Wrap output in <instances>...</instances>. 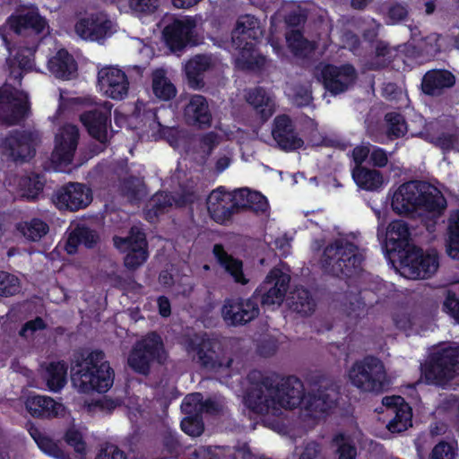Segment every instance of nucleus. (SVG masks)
Segmentation results:
<instances>
[{
    "mask_svg": "<svg viewBox=\"0 0 459 459\" xmlns=\"http://www.w3.org/2000/svg\"><path fill=\"white\" fill-rule=\"evenodd\" d=\"M247 379L250 386L244 402L255 414L264 415L279 408L300 407L307 395L303 382L295 376L281 377L275 372L251 370Z\"/></svg>",
    "mask_w": 459,
    "mask_h": 459,
    "instance_id": "obj_1",
    "label": "nucleus"
},
{
    "mask_svg": "<svg viewBox=\"0 0 459 459\" xmlns=\"http://www.w3.org/2000/svg\"><path fill=\"white\" fill-rule=\"evenodd\" d=\"M391 207L398 215H409L419 210L427 212L424 220L426 229L432 232L444 214L447 202L443 194L429 183L412 180L402 184L394 191Z\"/></svg>",
    "mask_w": 459,
    "mask_h": 459,
    "instance_id": "obj_2",
    "label": "nucleus"
},
{
    "mask_svg": "<svg viewBox=\"0 0 459 459\" xmlns=\"http://www.w3.org/2000/svg\"><path fill=\"white\" fill-rule=\"evenodd\" d=\"M71 380L82 394H104L113 385L114 370L105 360L104 351L94 350L86 356L79 352L72 361Z\"/></svg>",
    "mask_w": 459,
    "mask_h": 459,
    "instance_id": "obj_3",
    "label": "nucleus"
},
{
    "mask_svg": "<svg viewBox=\"0 0 459 459\" xmlns=\"http://www.w3.org/2000/svg\"><path fill=\"white\" fill-rule=\"evenodd\" d=\"M262 35L259 20L254 15L240 16L232 31V47L239 52L238 65L246 71L262 72L266 57L255 53V44Z\"/></svg>",
    "mask_w": 459,
    "mask_h": 459,
    "instance_id": "obj_4",
    "label": "nucleus"
},
{
    "mask_svg": "<svg viewBox=\"0 0 459 459\" xmlns=\"http://www.w3.org/2000/svg\"><path fill=\"white\" fill-rule=\"evenodd\" d=\"M363 259L357 245L337 238L325 247L320 258L321 269L325 274L350 279L360 273Z\"/></svg>",
    "mask_w": 459,
    "mask_h": 459,
    "instance_id": "obj_5",
    "label": "nucleus"
},
{
    "mask_svg": "<svg viewBox=\"0 0 459 459\" xmlns=\"http://www.w3.org/2000/svg\"><path fill=\"white\" fill-rule=\"evenodd\" d=\"M348 378L361 393L379 394L389 386L383 361L373 355L356 360L348 371Z\"/></svg>",
    "mask_w": 459,
    "mask_h": 459,
    "instance_id": "obj_6",
    "label": "nucleus"
},
{
    "mask_svg": "<svg viewBox=\"0 0 459 459\" xmlns=\"http://www.w3.org/2000/svg\"><path fill=\"white\" fill-rule=\"evenodd\" d=\"M166 359L167 352L161 336L152 331L134 344L127 364L134 372L148 376L153 363L162 365Z\"/></svg>",
    "mask_w": 459,
    "mask_h": 459,
    "instance_id": "obj_7",
    "label": "nucleus"
},
{
    "mask_svg": "<svg viewBox=\"0 0 459 459\" xmlns=\"http://www.w3.org/2000/svg\"><path fill=\"white\" fill-rule=\"evenodd\" d=\"M422 373L428 383L444 385L459 376V344L443 347L429 357L422 366Z\"/></svg>",
    "mask_w": 459,
    "mask_h": 459,
    "instance_id": "obj_8",
    "label": "nucleus"
},
{
    "mask_svg": "<svg viewBox=\"0 0 459 459\" xmlns=\"http://www.w3.org/2000/svg\"><path fill=\"white\" fill-rule=\"evenodd\" d=\"M40 143L38 131L19 130L10 131L1 143L3 153L14 162H27L36 155V148Z\"/></svg>",
    "mask_w": 459,
    "mask_h": 459,
    "instance_id": "obj_9",
    "label": "nucleus"
},
{
    "mask_svg": "<svg viewBox=\"0 0 459 459\" xmlns=\"http://www.w3.org/2000/svg\"><path fill=\"white\" fill-rule=\"evenodd\" d=\"M400 265L407 270L411 278L428 279L433 275L438 266L439 259L436 251L424 253L422 248L412 246L395 257Z\"/></svg>",
    "mask_w": 459,
    "mask_h": 459,
    "instance_id": "obj_10",
    "label": "nucleus"
},
{
    "mask_svg": "<svg viewBox=\"0 0 459 459\" xmlns=\"http://www.w3.org/2000/svg\"><path fill=\"white\" fill-rule=\"evenodd\" d=\"M316 77L322 82L325 89L336 96L345 92L357 80V72L351 64L335 65L332 64L316 67Z\"/></svg>",
    "mask_w": 459,
    "mask_h": 459,
    "instance_id": "obj_11",
    "label": "nucleus"
},
{
    "mask_svg": "<svg viewBox=\"0 0 459 459\" xmlns=\"http://www.w3.org/2000/svg\"><path fill=\"white\" fill-rule=\"evenodd\" d=\"M189 348L196 353L200 366L207 370L219 372L230 368L233 359L228 356L221 344L212 339L202 338L198 342L191 341Z\"/></svg>",
    "mask_w": 459,
    "mask_h": 459,
    "instance_id": "obj_12",
    "label": "nucleus"
},
{
    "mask_svg": "<svg viewBox=\"0 0 459 459\" xmlns=\"http://www.w3.org/2000/svg\"><path fill=\"white\" fill-rule=\"evenodd\" d=\"M290 276L278 268L272 269L256 288L253 297L263 307L281 305L289 289Z\"/></svg>",
    "mask_w": 459,
    "mask_h": 459,
    "instance_id": "obj_13",
    "label": "nucleus"
},
{
    "mask_svg": "<svg viewBox=\"0 0 459 459\" xmlns=\"http://www.w3.org/2000/svg\"><path fill=\"white\" fill-rule=\"evenodd\" d=\"M91 201V188L78 182L63 185L52 195L53 204L60 211L76 212L86 208Z\"/></svg>",
    "mask_w": 459,
    "mask_h": 459,
    "instance_id": "obj_14",
    "label": "nucleus"
},
{
    "mask_svg": "<svg viewBox=\"0 0 459 459\" xmlns=\"http://www.w3.org/2000/svg\"><path fill=\"white\" fill-rule=\"evenodd\" d=\"M30 103L17 96L11 85L0 87V124L6 126L19 125L29 115Z\"/></svg>",
    "mask_w": 459,
    "mask_h": 459,
    "instance_id": "obj_15",
    "label": "nucleus"
},
{
    "mask_svg": "<svg viewBox=\"0 0 459 459\" xmlns=\"http://www.w3.org/2000/svg\"><path fill=\"white\" fill-rule=\"evenodd\" d=\"M115 245L126 252L124 264L130 270H135L148 258L146 236L137 227H132L126 238L116 237Z\"/></svg>",
    "mask_w": 459,
    "mask_h": 459,
    "instance_id": "obj_16",
    "label": "nucleus"
},
{
    "mask_svg": "<svg viewBox=\"0 0 459 459\" xmlns=\"http://www.w3.org/2000/svg\"><path fill=\"white\" fill-rule=\"evenodd\" d=\"M259 306L253 295L248 299H226L221 308L224 321L233 326L244 325L259 315Z\"/></svg>",
    "mask_w": 459,
    "mask_h": 459,
    "instance_id": "obj_17",
    "label": "nucleus"
},
{
    "mask_svg": "<svg viewBox=\"0 0 459 459\" xmlns=\"http://www.w3.org/2000/svg\"><path fill=\"white\" fill-rule=\"evenodd\" d=\"M272 136L278 147L287 152L299 150L304 146V140L297 131L293 120L287 114L274 117Z\"/></svg>",
    "mask_w": 459,
    "mask_h": 459,
    "instance_id": "obj_18",
    "label": "nucleus"
},
{
    "mask_svg": "<svg viewBox=\"0 0 459 459\" xmlns=\"http://www.w3.org/2000/svg\"><path fill=\"white\" fill-rule=\"evenodd\" d=\"M222 186L213 190L207 199V210L210 217L219 224L230 221L232 216L239 212V205L236 193L234 195L222 191Z\"/></svg>",
    "mask_w": 459,
    "mask_h": 459,
    "instance_id": "obj_19",
    "label": "nucleus"
},
{
    "mask_svg": "<svg viewBox=\"0 0 459 459\" xmlns=\"http://www.w3.org/2000/svg\"><path fill=\"white\" fill-rule=\"evenodd\" d=\"M98 83L104 94L115 100H124L129 91L128 77L119 68L108 66L98 72Z\"/></svg>",
    "mask_w": 459,
    "mask_h": 459,
    "instance_id": "obj_20",
    "label": "nucleus"
},
{
    "mask_svg": "<svg viewBox=\"0 0 459 459\" xmlns=\"http://www.w3.org/2000/svg\"><path fill=\"white\" fill-rule=\"evenodd\" d=\"M79 138L80 134L76 126L72 124L63 126L55 136L53 161L58 164H70L74 160Z\"/></svg>",
    "mask_w": 459,
    "mask_h": 459,
    "instance_id": "obj_21",
    "label": "nucleus"
},
{
    "mask_svg": "<svg viewBox=\"0 0 459 459\" xmlns=\"http://www.w3.org/2000/svg\"><path fill=\"white\" fill-rule=\"evenodd\" d=\"M80 121L92 138L105 144L108 128L111 126V106L86 110L80 115Z\"/></svg>",
    "mask_w": 459,
    "mask_h": 459,
    "instance_id": "obj_22",
    "label": "nucleus"
},
{
    "mask_svg": "<svg viewBox=\"0 0 459 459\" xmlns=\"http://www.w3.org/2000/svg\"><path fill=\"white\" fill-rule=\"evenodd\" d=\"M195 22L190 18L175 19L165 26L162 36L168 48L172 52H179L189 44Z\"/></svg>",
    "mask_w": 459,
    "mask_h": 459,
    "instance_id": "obj_23",
    "label": "nucleus"
},
{
    "mask_svg": "<svg viewBox=\"0 0 459 459\" xmlns=\"http://www.w3.org/2000/svg\"><path fill=\"white\" fill-rule=\"evenodd\" d=\"M410 244V230L408 224L402 220L391 221L386 229L383 247L390 259L403 254L411 247Z\"/></svg>",
    "mask_w": 459,
    "mask_h": 459,
    "instance_id": "obj_24",
    "label": "nucleus"
},
{
    "mask_svg": "<svg viewBox=\"0 0 459 459\" xmlns=\"http://www.w3.org/2000/svg\"><path fill=\"white\" fill-rule=\"evenodd\" d=\"M185 123L197 129H206L212 126V116L205 97L194 94L183 111Z\"/></svg>",
    "mask_w": 459,
    "mask_h": 459,
    "instance_id": "obj_25",
    "label": "nucleus"
},
{
    "mask_svg": "<svg viewBox=\"0 0 459 459\" xmlns=\"http://www.w3.org/2000/svg\"><path fill=\"white\" fill-rule=\"evenodd\" d=\"M110 29L111 22L102 13H91L81 18L74 26L78 36L91 41H99L105 39Z\"/></svg>",
    "mask_w": 459,
    "mask_h": 459,
    "instance_id": "obj_26",
    "label": "nucleus"
},
{
    "mask_svg": "<svg viewBox=\"0 0 459 459\" xmlns=\"http://www.w3.org/2000/svg\"><path fill=\"white\" fill-rule=\"evenodd\" d=\"M456 78L447 69H431L427 71L421 78L420 90L429 97H438L446 90L455 86Z\"/></svg>",
    "mask_w": 459,
    "mask_h": 459,
    "instance_id": "obj_27",
    "label": "nucleus"
},
{
    "mask_svg": "<svg viewBox=\"0 0 459 459\" xmlns=\"http://www.w3.org/2000/svg\"><path fill=\"white\" fill-rule=\"evenodd\" d=\"M246 100L262 123L267 122L276 111L274 95L262 86L250 89L246 94Z\"/></svg>",
    "mask_w": 459,
    "mask_h": 459,
    "instance_id": "obj_28",
    "label": "nucleus"
},
{
    "mask_svg": "<svg viewBox=\"0 0 459 459\" xmlns=\"http://www.w3.org/2000/svg\"><path fill=\"white\" fill-rule=\"evenodd\" d=\"M338 392L333 385L319 387L316 392L307 394L301 408L312 413H326L336 405Z\"/></svg>",
    "mask_w": 459,
    "mask_h": 459,
    "instance_id": "obj_29",
    "label": "nucleus"
},
{
    "mask_svg": "<svg viewBox=\"0 0 459 459\" xmlns=\"http://www.w3.org/2000/svg\"><path fill=\"white\" fill-rule=\"evenodd\" d=\"M212 67L211 58L206 55H196L185 65L188 86L195 90L204 87V73Z\"/></svg>",
    "mask_w": 459,
    "mask_h": 459,
    "instance_id": "obj_30",
    "label": "nucleus"
},
{
    "mask_svg": "<svg viewBox=\"0 0 459 459\" xmlns=\"http://www.w3.org/2000/svg\"><path fill=\"white\" fill-rule=\"evenodd\" d=\"M26 409L32 417L49 419L58 415L61 403H56L53 398L45 395L29 396L25 403Z\"/></svg>",
    "mask_w": 459,
    "mask_h": 459,
    "instance_id": "obj_31",
    "label": "nucleus"
},
{
    "mask_svg": "<svg viewBox=\"0 0 459 459\" xmlns=\"http://www.w3.org/2000/svg\"><path fill=\"white\" fill-rule=\"evenodd\" d=\"M212 253L224 270L234 279L237 283L245 285L247 283L243 273V263L240 259L235 258L233 255L228 254L221 244H215L212 248Z\"/></svg>",
    "mask_w": 459,
    "mask_h": 459,
    "instance_id": "obj_32",
    "label": "nucleus"
},
{
    "mask_svg": "<svg viewBox=\"0 0 459 459\" xmlns=\"http://www.w3.org/2000/svg\"><path fill=\"white\" fill-rule=\"evenodd\" d=\"M48 69L55 77L70 80L77 72V64L74 56L66 49L62 48L49 59Z\"/></svg>",
    "mask_w": 459,
    "mask_h": 459,
    "instance_id": "obj_33",
    "label": "nucleus"
},
{
    "mask_svg": "<svg viewBox=\"0 0 459 459\" xmlns=\"http://www.w3.org/2000/svg\"><path fill=\"white\" fill-rule=\"evenodd\" d=\"M236 196L239 205V212L249 210L256 213L265 212L269 207L267 198L257 191L241 188L236 191Z\"/></svg>",
    "mask_w": 459,
    "mask_h": 459,
    "instance_id": "obj_34",
    "label": "nucleus"
},
{
    "mask_svg": "<svg viewBox=\"0 0 459 459\" xmlns=\"http://www.w3.org/2000/svg\"><path fill=\"white\" fill-rule=\"evenodd\" d=\"M352 178L359 188L366 191L378 190L384 183L383 175L379 170L366 167H354Z\"/></svg>",
    "mask_w": 459,
    "mask_h": 459,
    "instance_id": "obj_35",
    "label": "nucleus"
},
{
    "mask_svg": "<svg viewBox=\"0 0 459 459\" xmlns=\"http://www.w3.org/2000/svg\"><path fill=\"white\" fill-rule=\"evenodd\" d=\"M289 306L294 312L302 316L311 315L316 308V302L310 291L303 287L296 288L289 298Z\"/></svg>",
    "mask_w": 459,
    "mask_h": 459,
    "instance_id": "obj_36",
    "label": "nucleus"
},
{
    "mask_svg": "<svg viewBox=\"0 0 459 459\" xmlns=\"http://www.w3.org/2000/svg\"><path fill=\"white\" fill-rule=\"evenodd\" d=\"M152 92L160 100L169 101L177 95V88L166 76L163 69L155 70L152 74Z\"/></svg>",
    "mask_w": 459,
    "mask_h": 459,
    "instance_id": "obj_37",
    "label": "nucleus"
},
{
    "mask_svg": "<svg viewBox=\"0 0 459 459\" xmlns=\"http://www.w3.org/2000/svg\"><path fill=\"white\" fill-rule=\"evenodd\" d=\"M171 206L172 198L170 195L165 192H158L152 195L146 204L144 219L149 222H155Z\"/></svg>",
    "mask_w": 459,
    "mask_h": 459,
    "instance_id": "obj_38",
    "label": "nucleus"
},
{
    "mask_svg": "<svg viewBox=\"0 0 459 459\" xmlns=\"http://www.w3.org/2000/svg\"><path fill=\"white\" fill-rule=\"evenodd\" d=\"M446 246L447 255L453 259H459V209L449 212Z\"/></svg>",
    "mask_w": 459,
    "mask_h": 459,
    "instance_id": "obj_39",
    "label": "nucleus"
},
{
    "mask_svg": "<svg viewBox=\"0 0 459 459\" xmlns=\"http://www.w3.org/2000/svg\"><path fill=\"white\" fill-rule=\"evenodd\" d=\"M46 20L38 13L28 12L24 14L15 16L11 21V27L17 33L23 30L31 29L37 33H41L46 27Z\"/></svg>",
    "mask_w": 459,
    "mask_h": 459,
    "instance_id": "obj_40",
    "label": "nucleus"
},
{
    "mask_svg": "<svg viewBox=\"0 0 459 459\" xmlns=\"http://www.w3.org/2000/svg\"><path fill=\"white\" fill-rule=\"evenodd\" d=\"M407 49L406 46H398L392 48L389 43L384 40H378L375 46V53L377 57H382L385 62V65L393 64L394 66L400 68L399 63L402 62L406 65L404 60V51Z\"/></svg>",
    "mask_w": 459,
    "mask_h": 459,
    "instance_id": "obj_41",
    "label": "nucleus"
},
{
    "mask_svg": "<svg viewBox=\"0 0 459 459\" xmlns=\"http://www.w3.org/2000/svg\"><path fill=\"white\" fill-rule=\"evenodd\" d=\"M45 183L39 175L32 177L24 176L19 179V187L22 196L27 201H36L43 193Z\"/></svg>",
    "mask_w": 459,
    "mask_h": 459,
    "instance_id": "obj_42",
    "label": "nucleus"
},
{
    "mask_svg": "<svg viewBox=\"0 0 459 459\" xmlns=\"http://www.w3.org/2000/svg\"><path fill=\"white\" fill-rule=\"evenodd\" d=\"M67 368L63 362H51L48 368L47 385L52 392H59L66 384Z\"/></svg>",
    "mask_w": 459,
    "mask_h": 459,
    "instance_id": "obj_43",
    "label": "nucleus"
},
{
    "mask_svg": "<svg viewBox=\"0 0 459 459\" xmlns=\"http://www.w3.org/2000/svg\"><path fill=\"white\" fill-rule=\"evenodd\" d=\"M394 417L388 422L387 429L393 433H399L406 430L411 426V408L405 403L394 411Z\"/></svg>",
    "mask_w": 459,
    "mask_h": 459,
    "instance_id": "obj_44",
    "label": "nucleus"
},
{
    "mask_svg": "<svg viewBox=\"0 0 459 459\" xmlns=\"http://www.w3.org/2000/svg\"><path fill=\"white\" fill-rule=\"evenodd\" d=\"M429 142L441 149L444 153L449 152L459 145V128L455 127L449 131L429 136Z\"/></svg>",
    "mask_w": 459,
    "mask_h": 459,
    "instance_id": "obj_45",
    "label": "nucleus"
},
{
    "mask_svg": "<svg viewBox=\"0 0 459 459\" xmlns=\"http://www.w3.org/2000/svg\"><path fill=\"white\" fill-rule=\"evenodd\" d=\"M387 125L386 134L390 139L403 137L407 132V123L404 117L397 112H389L385 116Z\"/></svg>",
    "mask_w": 459,
    "mask_h": 459,
    "instance_id": "obj_46",
    "label": "nucleus"
},
{
    "mask_svg": "<svg viewBox=\"0 0 459 459\" xmlns=\"http://www.w3.org/2000/svg\"><path fill=\"white\" fill-rule=\"evenodd\" d=\"M49 230L47 222L39 218H33L30 221L25 222L22 229L23 236L30 241L40 240Z\"/></svg>",
    "mask_w": 459,
    "mask_h": 459,
    "instance_id": "obj_47",
    "label": "nucleus"
},
{
    "mask_svg": "<svg viewBox=\"0 0 459 459\" xmlns=\"http://www.w3.org/2000/svg\"><path fill=\"white\" fill-rule=\"evenodd\" d=\"M180 423L183 432L190 437H199L204 430V423L203 415L186 414Z\"/></svg>",
    "mask_w": 459,
    "mask_h": 459,
    "instance_id": "obj_48",
    "label": "nucleus"
},
{
    "mask_svg": "<svg viewBox=\"0 0 459 459\" xmlns=\"http://www.w3.org/2000/svg\"><path fill=\"white\" fill-rule=\"evenodd\" d=\"M20 291L19 279L9 273L0 271V296L12 297Z\"/></svg>",
    "mask_w": 459,
    "mask_h": 459,
    "instance_id": "obj_49",
    "label": "nucleus"
},
{
    "mask_svg": "<svg viewBox=\"0 0 459 459\" xmlns=\"http://www.w3.org/2000/svg\"><path fill=\"white\" fill-rule=\"evenodd\" d=\"M291 100L292 103L299 107L304 108L309 106L313 101L311 87L305 84H295L292 89Z\"/></svg>",
    "mask_w": 459,
    "mask_h": 459,
    "instance_id": "obj_50",
    "label": "nucleus"
},
{
    "mask_svg": "<svg viewBox=\"0 0 459 459\" xmlns=\"http://www.w3.org/2000/svg\"><path fill=\"white\" fill-rule=\"evenodd\" d=\"M334 441L338 443L337 459H356L357 448L355 445L348 440L343 434H339L334 437Z\"/></svg>",
    "mask_w": 459,
    "mask_h": 459,
    "instance_id": "obj_51",
    "label": "nucleus"
},
{
    "mask_svg": "<svg viewBox=\"0 0 459 459\" xmlns=\"http://www.w3.org/2000/svg\"><path fill=\"white\" fill-rule=\"evenodd\" d=\"M65 441L69 446H72L77 454L82 456L86 455V443L79 430L75 429H67L65 434Z\"/></svg>",
    "mask_w": 459,
    "mask_h": 459,
    "instance_id": "obj_52",
    "label": "nucleus"
},
{
    "mask_svg": "<svg viewBox=\"0 0 459 459\" xmlns=\"http://www.w3.org/2000/svg\"><path fill=\"white\" fill-rule=\"evenodd\" d=\"M202 400L199 393L187 394L181 403L182 411L185 414L202 415Z\"/></svg>",
    "mask_w": 459,
    "mask_h": 459,
    "instance_id": "obj_53",
    "label": "nucleus"
},
{
    "mask_svg": "<svg viewBox=\"0 0 459 459\" xmlns=\"http://www.w3.org/2000/svg\"><path fill=\"white\" fill-rule=\"evenodd\" d=\"M409 12L406 5L400 3L392 4L387 10V24L395 25L403 21L408 17Z\"/></svg>",
    "mask_w": 459,
    "mask_h": 459,
    "instance_id": "obj_54",
    "label": "nucleus"
},
{
    "mask_svg": "<svg viewBox=\"0 0 459 459\" xmlns=\"http://www.w3.org/2000/svg\"><path fill=\"white\" fill-rule=\"evenodd\" d=\"M456 453L446 441L438 442L432 449L429 459H455Z\"/></svg>",
    "mask_w": 459,
    "mask_h": 459,
    "instance_id": "obj_55",
    "label": "nucleus"
},
{
    "mask_svg": "<svg viewBox=\"0 0 459 459\" xmlns=\"http://www.w3.org/2000/svg\"><path fill=\"white\" fill-rule=\"evenodd\" d=\"M443 310L459 324V298L455 292H447L443 302Z\"/></svg>",
    "mask_w": 459,
    "mask_h": 459,
    "instance_id": "obj_56",
    "label": "nucleus"
},
{
    "mask_svg": "<svg viewBox=\"0 0 459 459\" xmlns=\"http://www.w3.org/2000/svg\"><path fill=\"white\" fill-rule=\"evenodd\" d=\"M130 8L141 13H153L159 6L158 0H129Z\"/></svg>",
    "mask_w": 459,
    "mask_h": 459,
    "instance_id": "obj_57",
    "label": "nucleus"
},
{
    "mask_svg": "<svg viewBox=\"0 0 459 459\" xmlns=\"http://www.w3.org/2000/svg\"><path fill=\"white\" fill-rule=\"evenodd\" d=\"M48 325L44 321V319L40 316H36L34 319L27 321L19 331V334L21 337L26 338L28 336V333L31 335L41 330L47 329Z\"/></svg>",
    "mask_w": 459,
    "mask_h": 459,
    "instance_id": "obj_58",
    "label": "nucleus"
},
{
    "mask_svg": "<svg viewBox=\"0 0 459 459\" xmlns=\"http://www.w3.org/2000/svg\"><path fill=\"white\" fill-rule=\"evenodd\" d=\"M79 238H81L82 245L87 248L94 247L99 241V235L93 230L86 226L77 227Z\"/></svg>",
    "mask_w": 459,
    "mask_h": 459,
    "instance_id": "obj_59",
    "label": "nucleus"
},
{
    "mask_svg": "<svg viewBox=\"0 0 459 459\" xmlns=\"http://www.w3.org/2000/svg\"><path fill=\"white\" fill-rule=\"evenodd\" d=\"M95 459H127V456L117 446L107 445L100 450Z\"/></svg>",
    "mask_w": 459,
    "mask_h": 459,
    "instance_id": "obj_60",
    "label": "nucleus"
},
{
    "mask_svg": "<svg viewBox=\"0 0 459 459\" xmlns=\"http://www.w3.org/2000/svg\"><path fill=\"white\" fill-rule=\"evenodd\" d=\"M218 144L219 136L218 134L213 131L205 133L200 138V146L207 155H210Z\"/></svg>",
    "mask_w": 459,
    "mask_h": 459,
    "instance_id": "obj_61",
    "label": "nucleus"
},
{
    "mask_svg": "<svg viewBox=\"0 0 459 459\" xmlns=\"http://www.w3.org/2000/svg\"><path fill=\"white\" fill-rule=\"evenodd\" d=\"M369 158L371 164L377 168H385L388 163L386 152L378 146H372Z\"/></svg>",
    "mask_w": 459,
    "mask_h": 459,
    "instance_id": "obj_62",
    "label": "nucleus"
},
{
    "mask_svg": "<svg viewBox=\"0 0 459 459\" xmlns=\"http://www.w3.org/2000/svg\"><path fill=\"white\" fill-rule=\"evenodd\" d=\"M424 43L423 50L431 56H436L441 51L439 44V36L437 34H431L421 39Z\"/></svg>",
    "mask_w": 459,
    "mask_h": 459,
    "instance_id": "obj_63",
    "label": "nucleus"
},
{
    "mask_svg": "<svg viewBox=\"0 0 459 459\" xmlns=\"http://www.w3.org/2000/svg\"><path fill=\"white\" fill-rule=\"evenodd\" d=\"M320 454V444L316 441H309L304 446L299 459H318Z\"/></svg>",
    "mask_w": 459,
    "mask_h": 459,
    "instance_id": "obj_64",
    "label": "nucleus"
}]
</instances>
